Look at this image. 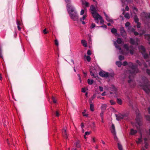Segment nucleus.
I'll list each match as a JSON object with an SVG mask.
<instances>
[{
  "mask_svg": "<svg viewBox=\"0 0 150 150\" xmlns=\"http://www.w3.org/2000/svg\"><path fill=\"white\" fill-rule=\"evenodd\" d=\"M111 132L112 134H115V133H116L115 129V127L113 124H112V125Z\"/></svg>",
  "mask_w": 150,
  "mask_h": 150,
  "instance_id": "nucleus-17",
  "label": "nucleus"
},
{
  "mask_svg": "<svg viewBox=\"0 0 150 150\" xmlns=\"http://www.w3.org/2000/svg\"><path fill=\"white\" fill-rule=\"evenodd\" d=\"M139 51L141 52L143 55L144 59H147L149 57L148 54L145 53V49L144 47L143 46H141L139 47Z\"/></svg>",
  "mask_w": 150,
  "mask_h": 150,
  "instance_id": "nucleus-4",
  "label": "nucleus"
},
{
  "mask_svg": "<svg viewBox=\"0 0 150 150\" xmlns=\"http://www.w3.org/2000/svg\"><path fill=\"white\" fill-rule=\"evenodd\" d=\"M87 54L88 55H91V52L90 50H88L87 51Z\"/></svg>",
  "mask_w": 150,
  "mask_h": 150,
  "instance_id": "nucleus-59",
  "label": "nucleus"
},
{
  "mask_svg": "<svg viewBox=\"0 0 150 150\" xmlns=\"http://www.w3.org/2000/svg\"><path fill=\"white\" fill-rule=\"evenodd\" d=\"M55 44L56 46H58V45H59L57 39H56L55 40Z\"/></svg>",
  "mask_w": 150,
  "mask_h": 150,
  "instance_id": "nucleus-48",
  "label": "nucleus"
},
{
  "mask_svg": "<svg viewBox=\"0 0 150 150\" xmlns=\"http://www.w3.org/2000/svg\"><path fill=\"white\" fill-rule=\"evenodd\" d=\"M149 55L150 56V52H149ZM146 72L148 74L150 75V70H149L148 69H147L146 70Z\"/></svg>",
  "mask_w": 150,
  "mask_h": 150,
  "instance_id": "nucleus-53",
  "label": "nucleus"
},
{
  "mask_svg": "<svg viewBox=\"0 0 150 150\" xmlns=\"http://www.w3.org/2000/svg\"><path fill=\"white\" fill-rule=\"evenodd\" d=\"M119 59L120 60H122L124 59V57L123 56L120 55L119 56Z\"/></svg>",
  "mask_w": 150,
  "mask_h": 150,
  "instance_id": "nucleus-40",
  "label": "nucleus"
},
{
  "mask_svg": "<svg viewBox=\"0 0 150 150\" xmlns=\"http://www.w3.org/2000/svg\"><path fill=\"white\" fill-rule=\"evenodd\" d=\"M144 140L145 141L144 143H145V145L144 147H145V148L147 149L148 148V144L146 142L147 140V139L146 138H145L144 139Z\"/></svg>",
  "mask_w": 150,
  "mask_h": 150,
  "instance_id": "nucleus-23",
  "label": "nucleus"
},
{
  "mask_svg": "<svg viewBox=\"0 0 150 150\" xmlns=\"http://www.w3.org/2000/svg\"><path fill=\"white\" fill-rule=\"evenodd\" d=\"M91 14H92L93 17L95 18V20H97L98 19L99 17L100 16L99 15V14L97 12Z\"/></svg>",
  "mask_w": 150,
  "mask_h": 150,
  "instance_id": "nucleus-12",
  "label": "nucleus"
},
{
  "mask_svg": "<svg viewBox=\"0 0 150 150\" xmlns=\"http://www.w3.org/2000/svg\"><path fill=\"white\" fill-rule=\"evenodd\" d=\"M99 75L103 77H108L110 76H111L112 77L114 76L113 74H112L111 75H110L109 74V73L108 72H106L105 71H101L99 73Z\"/></svg>",
  "mask_w": 150,
  "mask_h": 150,
  "instance_id": "nucleus-8",
  "label": "nucleus"
},
{
  "mask_svg": "<svg viewBox=\"0 0 150 150\" xmlns=\"http://www.w3.org/2000/svg\"><path fill=\"white\" fill-rule=\"evenodd\" d=\"M142 83L141 82L139 85L147 93H150V83L146 77H143L142 79Z\"/></svg>",
  "mask_w": 150,
  "mask_h": 150,
  "instance_id": "nucleus-2",
  "label": "nucleus"
},
{
  "mask_svg": "<svg viewBox=\"0 0 150 150\" xmlns=\"http://www.w3.org/2000/svg\"><path fill=\"white\" fill-rule=\"evenodd\" d=\"M143 61H142V62H140L139 60H137L136 61V63H137L139 66H144V68H143V69H144V68H147V64L143 62Z\"/></svg>",
  "mask_w": 150,
  "mask_h": 150,
  "instance_id": "nucleus-10",
  "label": "nucleus"
},
{
  "mask_svg": "<svg viewBox=\"0 0 150 150\" xmlns=\"http://www.w3.org/2000/svg\"><path fill=\"white\" fill-rule=\"evenodd\" d=\"M96 71V69L93 67H91L90 69L91 75L97 79L98 78V76L95 73Z\"/></svg>",
  "mask_w": 150,
  "mask_h": 150,
  "instance_id": "nucleus-6",
  "label": "nucleus"
},
{
  "mask_svg": "<svg viewBox=\"0 0 150 150\" xmlns=\"http://www.w3.org/2000/svg\"><path fill=\"white\" fill-rule=\"evenodd\" d=\"M99 90L100 91H103V88L102 87L99 86Z\"/></svg>",
  "mask_w": 150,
  "mask_h": 150,
  "instance_id": "nucleus-58",
  "label": "nucleus"
},
{
  "mask_svg": "<svg viewBox=\"0 0 150 150\" xmlns=\"http://www.w3.org/2000/svg\"><path fill=\"white\" fill-rule=\"evenodd\" d=\"M76 146L78 148H79L80 146V142L79 141H78L76 143Z\"/></svg>",
  "mask_w": 150,
  "mask_h": 150,
  "instance_id": "nucleus-39",
  "label": "nucleus"
},
{
  "mask_svg": "<svg viewBox=\"0 0 150 150\" xmlns=\"http://www.w3.org/2000/svg\"><path fill=\"white\" fill-rule=\"evenodd\" d=\"M107 105L105 104H102L101 106L102 109V110H105L106 109Z\"/></svg>",
  "mask_w": 150,
  "mask_h": 150,
  "instance_id": "nucleus-27",
  "label": "nucleus"
},
{
  "mask_svg": "<svg viewBox=\"0 0 150 150\" xmlns=\"http://www.w3.org/2000/svg\"><path fill=\"white\" fill-rule=\"evenodd\" d=\"M130 25V23L129 22H127L125 24V26L126 27H129Z\"/></svg>",
  "mask_w": 150,
  "mask_h": 150,
  "instance_id": "nucleus-49",
  "label": "nucleus"
},
{
  "mask_svg": "<svg viewBox=\"0 0 150 150\" xmlns=\"http://www.w3.org/2000/svg\"><path fill=\"white\" fill-rule=\"evenodd\" d=\"M62 134L63 136L66 139H67L68 137L66 131V129L64 128L62 130Z\"/></svg>",
  "mask_w": 150,
  "mask_h": 150,
  "instance_id": "nucleus-15",
  "label": "nucleus"
},
{
  "mask_svg": "<svg viewBox=\"0 0 150 150\" xmlns=\"http://www.w3.org/2000/svg\"><path fill=\"white\" fill-rule=\"evenodd\" d=\"M82 91V92L85 93L86 92L85 88H82V91Z\"/></svg>",
  "mask_w": 150,
  "mask_h": 150,
  "instance_id": "nucleus-61",
  "label": "nucleus"
},
{
  "mask_svg": "<svg viewBox=\"0 0 150 150\" xmlns=\"http://www.w3.org/2000/svg\"><path fill=\"white\" fill-rule=\"evenodd\" d=\"M120 33L122 36L124 37L126 36V33L125 31L124 30V28L123 27H121L120 28Z\"/></svg>",
  "mask_w": 150,
  "mask_h": 150,
  "instance_id": "nucleus-14",
  "label": "nucleus"
},
{
  "mask_svg": "<svg viewBox=\"0 0 150 150\" xmlns=\"http://www.w3.org/2000/svg\"><path fill=\"white\" fill-rule=\"evenodd\" d=\"M82 44L85 47H87V44L86 41L84 40H83L81 41Z\"/></svg>",
  "mask_w": 150,
  "mask_h": 150,
  "instance_id": "nucleus-20",
  "label": "nucleus"
},
{
  "mask_svg": "<svg viewBox=\"0 0 150 150\" xmlns=\"http://www.w3.org/2000/svg\"><path fill=\"white\" fill-rule=\"evenodd\" d=\"M86 15H83L82 18H80V21H82V20H84L86 18Z\"/></svg>",
  "mask_w": 150,
  "mask_h": 150,
  "instance_id": "nucleus-45",
  "label": "nucleus"
},
{
  "mask_svg": "<svg viewBox=\"0 0 150 150\" xmlns=\"http://www.w3.org/2000/svg\"><path fill=\"white\" fill-rule=\"evenodd\" d=\"M147 110L149 113L150 114V107H149L148 108Z\"/></svg>",
  "mask_w": 150,
  "mask_h": 150,
  "instance_id": "nucleus-64",
  "label": "nucleus"
},
{
  "mask_svg": "<svg viewBox=\"0 0 150 150\" xmlns=\"http://www.w3.org/2000/svg\"><path fill=\"white\" fill-rule=\"evenodd\" d=\"M52 99L54 103H57V100L55 99V98L54 97L52 96Z\"/></svg>",
  "mask_w": 150,
  "mask_h": 150,
  "instance_id": "nucleus-44",
  "label": "nucleus"
},
{
  "mask_svg": "<svg viewBox=\"0 0 150 150\" xmlns=\"http://www.w3.org/2000/svg\"><path fill=\"white\" fill-rule=\"evenodd\" d=\"M145 38L147 39L149 41V43L150 44V34H145L144 35Z\"/></svg>",
  "mask_w": 150,
  "mask_h": 150,
  "instance_id": "nucleus-18",
  "label": "nucleus"
},
{
  "mask_svg": "<svg viewBox=\"0 0 150 150\" xmlns=\"http://www.w3.org/2000/svg\"><path fill=\"white\" fill-rule=\"evenodd\" d=\"M22 26H17L18 30H20L21 29Z\"/></svg>",
  "mask_w": 150,
  "mask_h": 150,
  "instance_id": "nucleus-60",
  "label": "nucleus"
},
{
  "mask_svg": "<svg viewBox=\"0 0 150 150\" xmlns=\"http://www.w3.org/2000/svg\"><path fill=\"white\" fill-rule=\"evenodd\" d=\"M110 103L111 105H114L115 104V102L113 100H111L110 101Z\"/></svg>",
  "mask_w": 150,
  "mask_h": 150,
  "instance_id": "nucleus-41",
  "label": "nucleus"
},
{
  "mask_svg": "<svg viewBox=\"0 0 150 150\" xmlns=\"http://www.w3.org/2000/svg\"><path fill=\"white\" fill-rule=\"evenodd\" d=\"M59 112L58 110H57L56 111L55 114L56 116L57 117H58L59 115Z\"/></svg>",
  "mask_w": 150,
  "mask_h": 150,
  "instance_id": "nucleus-42",
  "label": "nucleus"
},
{
  "mask_svg": "<svg viewBox=\"0 0 150 150\" xmlns=\"http://www.w3.org/2000/svg\"><path fill=\"white\" fill-rule=\"evenodd\" d=\"M17 24L18 26L22 25V23L18 20H17Z\"/></svg>",
  "mask_w": 150,
  "mask_h": 150,
  "instance_id": "nucleus-36",
  "label": "nucleus"
},
{
  "mask_svg": "<svg viewBox=\"0 0 150 150\" xmlns=\"http://www.w3.org/2000/svg\"><path fill=\"white\" fill-rule=\"evenodd\" d=\"M96 96L95 95H93V96L89 100H91V101H92V100H93L95 98Z\"/></svg>",
  "mask_w": 150,
  "mask_h": 150,
  "instance_id": "nucleus-46",
  "label": "nucleus"
},
{
  "mask_svg": "<svg viewBox=\"0 0 150 150\" xmlns=\"http://www.w3.org/2000/svg\"><path fill=\"white\" fill-rule=\"evenodd\" d=\"M83 4L86 7H88L89 6V3L86 1L83 3Z\"/></svg>",
  "mask_w": 150,
  "mask_h": 150,
  "instance_id": "nucleus-43",
  "label": "nucleus"
},
{
  "mask_svg": "<svg viewBox=\"0 0 150 150\" xmlns=\"http://www.w3.org/2000/svg\"><path fill=\"white\" fill-rule=\"evenodd\" d=\"M134 34L135 35H138L139 34V33L138 32H136V31H134Z\"/></svg>",
  "mask_w": 150,
  "mask_h": 150,
  "instance_id": "nucleus-63",
  "label": "nucleus"
},
{
  "mask_svg": "<svg viewBox=\"0 0 150 150\" xmlns=\"http://www.w3.org/2000/svg\"><path fill=\"white\" fill-rule=\"evenodd\" d=\"M134 21L136 22L137 23L138 22L139 19L137 18V16H134Z\"/></svg>",
  "mask_w": 150,
  "mask_h": 150,
  "instance_id": "nucleus-33",
  "label": "nucleus"
},
{
  "mask_svg": "<svg viewBox=\"0 0 150 150\" xmlns=\"http://www.w3.org/2000/svg\"><path fill=\"white\" fill-rule=\"evenodd\" d=\"M46 28H45V29H44L43 30V33L45 34H47L48 33V31H46Z\"/></svg>",
  "mask_w": 150,
  "mask_h": 150,
  "instance_id": "nucleus-52",
  "label": "nucleus"
},
{
  "mask_svg": "<svg viewBox=\"0 0 150 150\" xmlns=\"http://www.w3.org/2000/svg\"><path fill=\"white\" fill-rule=\"evenodd\" d=\"M127 114L122 115L121 114L116 115V119L118 120H119L123 119L124 117H127Z\"/></svg>",
  "mask_w": 150,
  "mask_h": 150,
  "instance_id": "nucleus-9",
  "label": "nucleus"
},
{
  "mask_svg": "<svg viewBox=\"0 0 150 150\" xmlns=\"http://www.w3.org/2000/svg\"><path fill=\"white\" fill-rule=\"evenodd\" d=\"M117 145L119 150H122V146L119 143H117Z\"/></svg>",
  "mask_w": 150,
  "mask_h": 150,
  "instance_id": "nucleus-31",
  "label": "nucleus"
},
{
  "mask_svg": "<svg viewBox=\"0 0 150 150\" xmlns=\"http://www.w3.org/2000/svg\"><path fill=\"white\" fill-rule=\"evenodd\" d=\"M84 10L82 9L81 10V12H80V14L81 15H83L84 14Z\"/></svg>",
  "mask_w": 150,
  "mask_h": 150,
  "instance_id": "nucleus-56",
  "label": "nucleus"
},
{
  "mask_svg": "<svg viewBox=\"0 0 150 150\" xmlns=\"http://www.w3.org/2000/svg\"><path fill=\"white\" fill-rule=\"evenodd\" d=\"M142 137L138 138L137 140H136V142L137 144H139L142 142Z\"/></svg>",
  "mask_w": 150,
  "mask_h": 150,
  "instance_id": "nucleus-24",
  "label": "nucleus"
},
{
  "mask_svg": "<svg viewBox=\"0 0 150 150\" xmlns=\"http://www.w3.org/2000/svg\"><path fill=\"white\" fill-rule=\"evenodd\" d=\"M122 65L124 66L128 65L130 68V69L128 71V73L129 74V79L128 80V82L130 86L133 87L135 84V82L133 80V78L134 75L139 72V69L137 66L133 65L132 62H129L128 63L127 62L125 61L123 63Z\"/></svg>",
  "mask_w": 150,
  "mask_h": 150,
  "instance_id": "nucleus-1",
  "label": "nucleus"
},
{
  "mask_svg": "<svg viewBox=\"0 0 150 150\" xmlns=\"http://www.w3.org/2000/svg\"><path fill=\"white\" fill-rule=\"evenodd\" d=\"M90 10L91 13L97 12L96 7L93 5L90 7Z\"/></svg>",
  "mask_w": 150,
  "mask_h": 150,
  "instance_id": "nucleus-13",
  "label": "nucleus"
},
{
  "mask_svg": "<svg viewBox=\"0 0 150 150\" xmlns=\"http://www.w3.org/2000/svg\"><path fill=\"white\" fill-rule=\"evenodd\" d=\"M136 120L137 123L138 124L139 126L141 125L142 124V118L141 116L139 114L137 113H136Z\"/></svg>",
  "mask_w": 150,
  "mask_h": 150,
  "instance_id": "nucleus-7",
  "label": "nucleus"
},
{
  "mask_svg": "<svg viewBox=\"0 0 150 150\" xmlns=\"http://www.w3.org/2000/svg\"><path fill=\"white\" fill-rule=\"evenodd\" d=\"M89 103L90 104V109L92 111H93L94 110V105L92 103L91 100H89Z\"/></svg>",
  "mask_w": 150,
  "mask_h": 150,
  "instance_id": "nucleus-16",
  "label": "nucleus"
},
{
  "mask_svg": "<svg viewBox=\"0 0 150 150\" xmlns=\"http://www.w3.org/2000/svg\"><path fill=\"white\" fill-rule=\"evenodd\" d=\"M116 65L119 67H120L122 65V63L120 61H117L116 62Z\"/></svg>",
  "mask_w": 150,
  "mask_h": 150,
  "instance_id": "nucleus-30",
  "label": "nucleus"
},
{
  "mask_svg": "<svg viewBox=\"0 0 150 150\" xmlns=\"http://www.w3.org/2000/svg\"><path fill=\"white\" fill-rule=\"evenodd\" d=\"M117 102L118 104L119 105H121L122 103V101L120 99L117 98Z\"/></svg>",
  "mask_w": 150,
  "mask_h": 150,
  "instance_id": "nucleus-25",
  "label": "nucleus"
},
{
  "mask_svg": "<svg viewBox=\"0 0 150 150\" xmlns=\"http://www.w3.org/2000/svg\"><path fill=\"white\" fill-rule=\"evenodd\" d=\"M113 135L114 136V138L115 141H116V142H117L118 141V138L116 136V133H115V134H113Z\"/></svg>",
  "mask_w": 150,
  "mask_h": 150,
  "instance_id": "nucleus-35",
  "label": "nucleus"
},
{
  "mask_svg": "<svg viewBox=\"0 0 150 150\" xmlns=\"http://www.w3.org/2000/svg\"><path fill=\"white\" fill-rule=\"evenodd\" d=\"M130 43L132 45H134L135 44V42L134 41V40L132 38H130Z\"/></svg>",
  "mask_w": 150,
  "mask_h": 150,
  "instance_id": "nucleus-28",
  "label": "nucleus"
},
{
  "mask_svg": "<svg viewBox=\"0 0 150 150\" xmlns=\"http://www.w3.org/2000/svg\"><path fill=\"white\" fill-rule=\"evenodd\" d=\"M114 43L115 47L119 50V51L120 53L121 54H123V50H122L121 48L117 44L116 42H114Z\"/></svg>",
  "mask_w": 150,
  "mask_h": 150,
  "instance_id": "nucleus-11",
  "label": "nucleus"
},
{
  "mask_svg": "<svg viewBox=\"0 0 150 150\" xmlns=\"http://www.w3.org/2000/svg\"><path fill=\"white\" fill-rule=\"evenodd\" d=\"M116 42L118 44H120L122 43V40L121 38H118L117 39Z\"/></svg>",
  "mask_w": 150,
  "mask_h": 150,
  "instance_id": "nucleus-26",
  "label": "nucleus"
},
{
  "mask_svg": "<svg viewBox=\"0 0 150 150\" xmlns=\"http://www.w3.org/2000/svg\"><path fill=\"white\" fill-rule=\"evenodd\" d=\"M146 119L147 120L150 121V117L149 116H146Z\"/></svg>",
  "mask_w": 150,
  "mask_h": 150,
  "instance_id": "nucleus-51",
  "label": "nucleus"
},
{
  "mask_svg": "<svg viewBox=\"0 0 150 150\" xmlns=\"http://www.w3.org/2000/svg\"><path fill=\"white\" fill-rule=\"evenodd\" d=\"M98 19H99L100 23L101 24H103L104 23V21L101 16L99 17Z\"/></svg>",
  "mask_w": 150,
  "mask_h": 150,
  "instance_id": "nucleus-32",
  "label": "nucleus"
},
{
  "mask_svg": "<svg viewBox=\"0 0 150 150\" xmlns=\"http://www.w3.org/2000/svg\"><path fill=\"white\" fill-rule=\"evenodd\" d=\"M125 17L126 18H127L128 19H129L130 18L129 16V14L128 13H126L125 15Z\"/></svg>",
  "mask_w": 150,
  "mask_h": 150,
  "instance_id": "nucleus-38",
  "label": "nucleus"
},
{
  "mask_svg": "<svg viewBox=\"0 0 150 150\" xmlns=\"http://www.w3.org/2000/svg\"><path fill=\"white\" fill-rule=\"evenodd\" d=\"M95 26V24L94 23H92L91 24V28H94Z\"/></svg>",
  "mask_w": 150,
  "mask_h": 150,
  "instance_id": "nucleus-55",
  "label": "nucleus"
},
{
  "mask_svg": "<svg viewBox=\"0 0 150 150\" xmlns=\"http://www.w3.org/2000/svg\"><path fill=\"white\" fill-rule=\"evenodd\" d=\"M117 30L115 28H112L111 29V32L113 33H117Z\"/></svg>",
  "mask_w": 150,
  "mask_h": 150,
  "instance_id": "nucleus-37",
  "label": "nucleus"
},
{
  "mask_svg": "<svg viewBox=\"0 0 150 150\" xmlns=\"http://www.w3.org/2000/svg\"><path fill=\"white\" fill-rule=\"evenodd\" d=\"M0 58H3L2 54V50L1 47H0Z\"/></svg>",
  "mask_w": 150,
  "mask_h": 150,
  "instance_id": "nucleus-47",
  "label": "nucleus"
},
{
  "mask_svg": "<svg viewBox=\"0 0 150 150\" xmlns=\"http://www.w3.org/2000/svg\"><path fill=\"white\" fill-rule=\"evenodd\" d=\"M104 13L106 17V20L108 22H112V20L110 19L109 16L106 14L105 12H104Z\"/></svg>",
  "mask_w": 150,
  "mask_h": 150,
  "instance_id": "nucleus-21",
  "label": "nucleus"
},
{
  "mask_svg": "<svg viewBox=\"0 0 150 150\" xmlns=\"http://www.w3.org/2000/svg\"><path fill=\"white\" fill-rule=\"evenodd\" d=\"M85 57H86V59L88 62H89L90 61L91 59V58L89 56H86V55H85Z\"/></svg>",
  "mask_w": 150,
  "mask_h": 150,
  "instance_id": "nucleus-34",
  "label": "nucleus"
},
{
  "mask_svg": "<svg viewBox=\"0 0 150 150\" xmlns=\"http://www.w3.org/2000/svg\"><path fill=\"white\" fill-rule=\"evenodd\" d=\"M67 6L68 7V10L71 18L74 21L77 20L78 16L75 8L69 4H67Z\"/></svg>",
  "mask_w": 150,
  "mask_h": 150,
  "instance_id": "nucleus-3",
  "label": "nucleus"
},
{
  "mask_svg": "<svg viewBox=\"0 0 150 150\" xmlns=\"http://www.w3.org/2000/svg\"><path fill=\"white\" fill-rule=\"evenodd\" d=\"M137 28H140V25H141L140 23H139L138 22H137Z\"/></svg>",
  "mask_w": 150,
  "mask_h": 150,
  "instance_id": "nucleus-50",
  "label": "nucleus"
},
{
  "mask_svg": "<svg viewBox=\"0 0 150 150\" xmlns=\"http://www.w3.org/2000/svg\"><path fill=\"white\" fill-rule=\"evenodd\" d=\"M145 33V31L144 30H143L142 31V33H140L139 34V36H141L143 34Z\"/></svg>",
  "mask_w": 150,
  "mask_h": 150,
  "instance_id": "nucleus-57",
  "label": "nucleus"
},
{
  "mask_svg": "<svg viewBox=\"0 0 150 150\" xmlns=\"http://www.w3.org/2000/svg\"><path fill=\"white\" fill-rule=\"evenodd\" d=\"M88 82L89 84L91 85L93 83V81L92 80H90L88 79Z\"/></svg>",
  "mask_w": 150,
  "mask_h": 150,
  "instance_id": "nucleus-29",
  "label": "nucleus"
},
{
  "mask_svg": "<svg viewBox=\"0 0 150 150\" xmlns=\"http://www.w3.org/2000/svg\"><path fill=\"white\" fill-rule=\"evenodd\" d=\"M129 7L128 6H126L125 7V10L127 11H128L129 10Z\"/></svg>",
  "mask_w": 150,
  "mask_h": 150,
  "instance_id": "nucleus-62",
  "label": "nucleus"
},
{
  "mask_svg": "<svg viewBox=\"0 0 150 150\" xmlns=\"http://www.w3.org/2000/svg\"><path fill=\"white\" fill-rule=\"evenodd\" d=\"M143 14L144 17L146 18H150V13H147L144 12L143 13Z\"/></svg>",
  "mask_w": 150,
  "mask_h": 150,
  "instance_id": "nucleus-19",
  "label": "nucleus"
},
{
  "mask_svg": "<svg viewBox=\"0 0 150 150\" xmlns=\"http://www.w3.org/2000/svg\"><path fill=\"white\" fill-rule=\"evenodd\" d=\"M137 132L136 130H134L133 129H131L130 130V134L131 135H134Z\"/></svg>",
  "mask_w": 150,
  "mask_h": 150,
  "instance_id": "nucleus-22",
  "label": "nucleus"
},
{
  "mask_svg": "<svg viewBox=\"0 0 150 150\" xmlns=\"http://www.w3.org/2000/svg\"><path fill=\"white\" fill-rule=\"evenodd\" d=\"M126 49L127 51H129L130 53L131 54H133L134 53V50L132 46H131L129 47L127 44H124L123 46Z\"/></svg>",
  "mask_w": 150,
  "mask_h": 150,
  "instance_id": "nucleus-5",
  "label": "nucleus"
},
{
  "mask_svg": "<svg viewBox=\"0 0 150 150\" xmlns=\"http://www.w3.org/2000/svg\"><path fill=\"white\" fill-rule=\"evenodd\" d=\"M91 127L92 128H94L95 127V126L94 122H93L91 125Z\"/></svg>",
  "mask_w": 150,
  "mask_h": 150,
  "instance_id": "nucleus-54",
  "label": "nucleus"
}]
</instances>
